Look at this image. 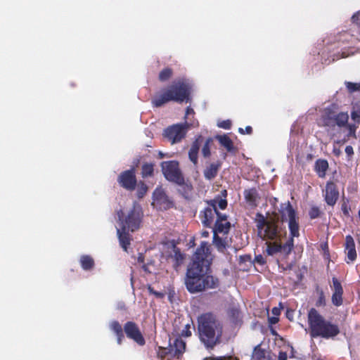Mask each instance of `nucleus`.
<instances>
[{"mask_svg":"<svg viewBox=\"0 0 360 360\" xmlns=\"http://www.w3.org/2000/svg\"><path fill=\"white\" fill-rule=\"evenodd\" d=\"M212 259L208 243L202 241L187 266L185 285L189 292H201L219 285L218 278L212 275Z\"/></svg>","mask_w":360,"mask_h":360,"instance_id":"1","label":"nucleus"},{"mask_svg":"<svg viewBox=\"0 0 360 360\" xmlns=\"http://www.w3.org/2000/svg\"><path fill=\"white\" fill-rule=\"evenodd\" d=\"M198 338L204 347L212 351L222 342L223 323L212 312L203 313L198 317Z\"/></svg>","mask_w":360,"mask_h":360,"instance_id":"2","label":"nucleus"},{"mask_svg":"<svg viewBox=\"0 0 360 360\" xmlns=\"http://www.w3.org/2000/svg\"><path fill=\"white\" fill-rule=\"evenodd\" d=\"M191 86L184 79L174 81L167 87L162 89L160 94L156 95L152 99L154 107L160 108L163 105L174 101L176 103H190Z\"/></svg>","mask_w":360,"mask_h":360,"instance_id":"3","label":"nucleus"},{"mask_svg":"<svg viewBox=\"0 0 360 360\" xmlns=\"http://www.w3.org/2000/svg\"><path fill=\"white\" fill-rule=\"evenodd\" d=\"M309 333L311 338H333L340 333L338 325L325 319L314 308L308 312Z\"/></svg>","mask_w":360,"mask_h":360,"instance_id":"4","label":"nucleus"},{"mask_svg":"<svg viewBox=\"0 0 360 360\" xmlns=\"http://www.w3.org/2000/svg\"><path fill=\"white\" fill-rule=\"evenodd\" d=\"M256 224L258 236L263 240H275L285 236L286 231L278 226V219L276 217L266 219L262 213H257Z\"/></svg>","mask_w":360,"mask_h":360,"instance_id":"5","label":"nucleus"},{"mask_svg":"<svg viewBox=\"0 0 360 360\" xmlns=\"http://www.w3.org/2000/svg\"><path fill=\"white\" fill-rule=\"evenodd\" d=\"M207 207L200 211L199 217L204 227L210 228L213 224L215 217L221 213L218 212L217 208L224 210L227 207V200L217 196L214 199L207 200Z\"/></svg>","mask_w":360,"mask_h":360,"instance_id":"6","label":"nucleus"},{"mask_svg":"<svg viewBox=\"0 0 360 360\" xmlns=\"http://www.w3.org/2000/svg\"><path fill=\"white\" fill-rule=\"evenodd\" d=\"M120 228L134 232L140 228L142 220V212L139 206L134 205L125 215L122 210L117 212Z\"/></svg>","mask_w":360,"mask_h":360,"instance_id":"7","label":"nucleus"},{"mask_svg":"<svg viewBox=\"0 0 360 360\" xmlns=\"http://www.w3.org/2000/svg\"><path fill=\"white\" fill-rule=\"evenodd\" d=\"M321 126L334 129L336 126L338 127H345L348 123L349 115L347 112H337L331 108L324 109L321 116Z\"/></svg>","mask_w":360,"mask_h":360,"instance_id":"8","label":"nucleus"},{"mask_svg":"<svg viewBox=\"0 0 360 360\" xmlns=\"http://www.w3.org/2000/svg\"><path fill=\"white\" fill-rule=\"evenodd\" d=\"M196 127H198V121H193L191 123L185 122L184 124H173L164 130L163 136L172 144L179 143L185 138L190 128Z\"/></svg>","mask_w":360,"mask_h":360,"instance_id":"9","label":"nucleus"},{"mask_svg":"<svg viewBox=\"0 0 360 360\" xmlns=\"http://www.w3.org/2000/svg\"><path fill=\"white\" fill-rule=\"evenodd\" d=\"M281 220L284 221L288 219V229L290 232V238H293L300 236V225L299 217L297 216L296 212L288 201L285 204V207L281 211Z\"/></svg>","mask_w":360,"mask_h":360,"instance_id":"10","label":"nucleus"},{"mask_svg":"<svg viewBox=\"0 0 360 360\" xmlns=\"http://www.w3.org/2000/svg\"><path fill=\"white\" fill-rule=\"evenodd\" d=\"M162 172L165 178L176 184H184V175L176 160L164 161L161 163Z\"/></svg>","mask_w":360,"mask_h":360,"instance_id":"11","label":"nucleus"},{"mask_svg":"<svg viewBox=\"0 0 360 360\" xmlns=\"http://www.w3.org/2000/svg\"><path fill=\"white\" fill-rule=\"evenodd\" d=\"M117 183L124 189L133 191L137 186V179L134 167L122 172L117 176Z\"/></svg>","mask_w":360,"mask_h":360,"instance_id":"12","label":"nucleus"},{"mask_svg":"<svg viewBox=\"0 0 360 360\" xmlns=\"http://www.w3.org/2000/svg\"><path fill=\"white\" fill-rule=\"evenodd\" d=\"M124 331L127 337L140 346L146 344V340L142 335L139 326L134 321H127L124 325Z\"/></svg>","mask_w":360,"mask_h":360,"instance_id":"13","label":"nucleus"},{"mask_svg":"<svg viewBox=\"0 0 360 360\" xmlns=\"http://www.w3.org/2000/svg\"><path fill=\"white\" fill-rule=\"evenodd\" d=\"M153 205H156L160 210H168L174 206L173 201L166 194L161 187L156 188L153 193Z\"/></svg>","mask_w":360,"mask_h":360,"instance_id":"14","label":"nucleus"},{"mask_svg":"<svg viewBox=\"0 0 360 360\" xmlns=\"http://www.w3.org/2000/svg\"><path fill=\"white\" fill-rule=\"evenodd\" d=\"M323 193L324 200L327 205L334 206L339 198V191L336 184L333 181H328Z\"/></svg>","mask_w":360,"mask_h":360,"instance_id":"15","label":"nucleus"},{"mask_svg":"<svg viewBox=\"0 0 360 360\" xmlns=\"http://www.w3.org/2000/svg\"><path fill=\"white\" fill-rule=\"evenodd\" d=\"M333 285L331 288L333 294L331 297V302L335 307H340L343 304V294L344 290L340 281L336 278H332Z\"/></svg>","mask_w":360,"mask_h":360,"instance_id":"16","label":"nucleus"},{"mask_svg":"<svg viewBox=\"0 0 360 360\" xmlns=\"http://www.w3.org/2000/svg\"><path fill=\"white\" fill-rule=\"evenodd\" d=\"M345 252L347 255L345 262L347 264L352 263L356 259V251L355 243L352 236L348 235L345 237Z\"/></svg>","mask_w":360,"mask_h":360,"instance_id":"17","label":"nucleus"},{"mask_svg":"<svg viewBox=\"0 0 360 360\" xmlns=\"http://www.w3.org/2000/svg\"><path fill=\"white\" fill-rule=\"evenodd\" d=\"M169 351L172 354V356L179 359L183 356V354L186 352V343L181 336H178L175 338L172 344H169Z\"/></svg>","mask_w":360,"mask_h":360,"instance_id":"18","label":"nucleus"},{"mask_svg":"<svg viewBox=\"0 0 360 360\" xmlns=\"http://www.w3.org/2000/svg\"><path fill=\"white\" fill-rule=\"evenodd\" d=\"M230 228L231 224L227 220V216L224 214H218L213 228V233L227 234Z\"/></svg>","mask_w":360,"mask_h":360,"instance_id":"19","label":"nucleus"},{"mask_svg":"<svg viewBox=\"0 0 360 360\" xmlns=\"http://www.w3.org/2000/svg\"><path fill=\"white\" fill-rule=\"evenodd\" d=\"M227 315L233 326H240L243 324V313L238 306H231L228 309Z\"/></svg>","mask_w":360,"mask_h":360,"instance_id":"20","label":"nucleus"},{"mask_svg":"<svg viewBox=\"0 0 360 360\" xmlns=\"http://www.w3.org/2000/svg\"><path fill=\"white\" fill-rule=\"evenodd\" d=\"M203 137L202 135H198L191 144V147L188 151L189 160L196 165L198 162V152L200 147L202 143Z\"/></svg>","mask_w":360,"mask_h":360,"instance_id":"21","label":"nucleus"},{"mask_svg":"<svg viewBox=\"0 0 360 360\" xmlns=\"http://www.w3.org/2000/svg\"><path fill=\"white\" fill-rule=\"evenodd\" d=\"M129 231L121 228L117 229L120 245L125 252H128L131 242L133 240L131 235L129 233Z\"/></svg>","mask_w":360,"mask_h":360,"instance_id":"22","label":"nucleus"},{"mask_svg":"<svg viewBox=\"0 0 360 360\" xmlns=\"http://www.w3.org/2000/svg\"><path fill=\"white\" fill-rule=\"evenodd\" d=\"M243 195L246 203L250 207L254 208L258 205L257 201L259 199V195L255 188L245 189Z\"/></svg>","mask_w":360,"mask_h":360,"instance_id":"23","label":"nucleus"},{"mask_svg":"<svg viewBox=\"0 0 360 360\" xmlns=\"http://www.w3.org/2000/svg\"><path fill=\"white\" fill-rule=\"evenodd\" d=\"M221 167V162L217 160L215 162L210 164L203 171V174L207 180H212L214 179Z\"/></svg>","mask_w":360,"mask_h":360,"instance_id":"24","label":"nucleus"},{"mask_svg":"<svg viewBox=\"0 0 360 360\" xmlns=\"http://www.w3.org/2000/svg\"><path fill=\"white\" fill-rule=\"evenodd\" d=\"M328 162L325 159H318L315 162L314 171L320 178H324L328 169Z\"/></svg>","mask_w":360,"mask_h":360,"instance_id":"25","label":"nucleus"},{"mask_svg":"<svg viewBox=\"0 0 360 360\" xmlns=\"http://www.w3.org/2000/svg\"><path fill=\"white\" fill-rule=\"evenodd\" d=\"M110 329L116 335L117 342L118 345H121L124 338L123 330L121 324L117 321H112L110 323Z\"/></svg>","mask_w":360,"mask_h":360,"instance_id":"26","label":"nucleus"},{"mask_svg":"<svg viewBox=\"0 0 360 360\" xmlns=\"http://www.w3.org/2000/svg\"><path fill=\"white\" fill-rule=\"evenodd\" d=\"M216 139L219 141L221 146L224 147L228 152H233L235 150L233 143L231 138L227 135H218Z\"/></svg>","mask_w":360,"mask_h":360,"instance_id":"27","label":"nucleus"},{"mask_svg":"<svg viewBox=\"0 0 360 360\" xmlns=\"http://www.w3.org/2000/svg\"><path fill=\"white\" fill-rule=\"evenodd\" d=\"M252 360H269V357L266 355V352L265 349L261 347V345L259 344L255 347L252 357Z\"/></svg>","mask_w":360,"mask_h":360,"instance_id":"28","label":"nucleus"},{"mask_svg":"<svg viewBox=\"0 0 360 360\" xmlns=\"http://www.w3.org/2000/svg\"><path fill=\"white\" fill-rule=\"evenodd\" d=\"M79 262L82 268L85 271L92 269L95 264L94 259L90 255H82Z\"/></svg>","mask_w":360,"mask_h":360,"instance_id":"29","label":"nucleus"},{"mask_svg":"<svg viewBox=\"0 0 360 360\" xmlns=\"http://www.w3.org/2000/svg\"><path fill=\"white\" fill-rule=\"evenodd\" d=\"M174 255H172V258L174 260V267L177 268L179 266L185 259V255L181 253L180 249L177 248L176 245L174 246Z\"/></svg>","mask_w":360,"mask_h":360,"instance_id":"30","label":"nucleus"},{"mask_svg":"<svg viewBox=\"0 0 360 360\" xmlns=\"http://www.w3.org/2000/svg\"><path fill=\"white\" fill-rule=\"evenodd\" d=\"M154 174V164L145 162L141 166V176L147 178L153 176Z\"/></svg>","mask_w":360,"mask_h":360,"instance_id":"31","label":"nucleus"},{"mask_svg":"<svg viewBox=\"0 0 360 360\" xmlns=\"http://www.w3.org/2000/svg\"><path fill=\"white\" fill-rule=\"evenodd\" d=\"M213 243L218 251L224 252L226 248V241L218 236V233L213 234Z\"/></svg>","mask_w":360,"mask_h":360,"instance_id":"32","label":"nucleus"},{"mask_svg":"<svg viewBox=\"0 0 360 360\" xmlns=\"http://www.w3.org/2000/svg\"><path fill=\"white\" fill-rule=\"evenodd\" d=\"M213 143V139L209 137L205 141L202 148V155L205 158H209L211 156V146Z\"/></svg>","mask_w":360,"mask_h":360,"instance_id":"33","label":"nucleus"},{"mask_svg":"<svg viewBox=\"0 0 360 360\" xmlns=\"http://www.w3.org/2000/svg\"><path fill=\"white\" fill-rule=\"evenodd\" d=\"M173 75V70L170 68H165L162 69L158 75V79L162 82H166L169 80Z\"/></svg>","mask_w":360,"mask_h":360,"instance_id":"34","label":"nucleus"},{"mask_svg":"<svg viewBox=\"0 0 360 360\" xmlns=\"http://www.w3.org/2000/svg\"><path fill=\"white\" fill-rule=\"evenodd\" d=\"M180 186V188L179 189V193L185 198H187L188 194L191 192L193 190V186L190 184H186L185 182V179H184V184H178Z\"/></svg>","mask_w":360,"mask_h":360,"instance_id":"35","label":"nucleus"},{"mask_svg":"<svg viewBox=\"0 0 360 360\" xmlns=\"http://www.w3.org/2000/svg\"><path fill=\"white\" fill-rule=\"evenodd\" d=\"M280 252H281V244L277 243L268 244L266 252L269 255H273Z\"/></svg>","mask_w":360,"mask_h":360,"instance_id":"36","label":"nucleus"},{"mask_svg":"<svg viewBox=\"0 0 360 360\" xmlns=\"http://www.w3.org/2000/svg\"><path fill=\"white\" fill-rule=\"evenodd\" d=\"M294 248V239L289 238L285 243L281 245V252L285 255H289Z\"/></svg>","mask_w":360,"mask_h":360,"instance_id":"37","label":"nucleus"},{"mask_svg":"<svg viewBox=\"0 0 360 360\" xmlns=\"http://www.w3.org/2000/svg\"><path fill=\"white\" fill-rule=\"evenodd\" d=\"M148 191V186L147 185L143 182L140 181L138 184V189H137V196L139 198H142Z\"/></svg>","mask_w":360,"mask_h":360,"instance_id":"38","label":"nucleus"},{"mask_svg":"<svg viewBox=\"0 0 360 360\" xmlns=\"http://www.w3.org/2000/svg\"><path fill=\"white\" fill-rule=\"evenodd\" d=\"M317 292L319 294V297L316 302V306L317 307L326 306V297L323 291L321 289L317 288Z\"/></svg>","mask_w":360,"mask_h":360,"instance_id":"39","label":"nucleus"},{"mask_svg":"<svg viewBox=\"0 0 360 360\" xmlns=\"http://www.w3.org/2000/svg\"><path fill=\"white\" fill-rule=\"evenodd\" d=\"M347 91L349 93H354L355 91H360V83H354L347 82L345 83Z\"/></svg>","mask_w":360,"mask_h":360,"instance_id":"40","label":"nucleus"},{"mask_svg":"<svg viewBox=\"0 0 360 360\" xmlns=\"http://www.w3.org/2000/svg\"><path fill=\"white\" fill-rule=\"evenodd\" d=\"M321 212L319 207L312 206L309 211V216L311 219H314L321 216Z\"/></svg>","mask_w":360,"mask_h":360,"instance_id":"41","label":"nucleus"},{"mask_svg":"<svg viewBox=\"0 0 360 360\" xmlns=\"http://www.w3.org/2000/svg\"><path fill=\"white\" fill-rule=\"evenodd\" d=\"M147 290L150 295H153L154 296H155L156 298L162 299L165 296V292L155 290L154 288L150 285H148L147 286Z\"/></svg>","mask_w":360,"mask_h":360,"instance_id":"42","label":"nucleus"},{"mask_svg":"<svg viewBox=\"0 0 360 360\" xmlns=\"http://www.w3.org/2000/svg\"><path fill=\"white\" fill-rule=\"evenodd\" d=\"M169 354H172L169 351V349L159 347L158 352V356L160 359H165Z\"/></svg>","mask_w":360,"mask_h":360,"instance_id":"43","label":"nucleus"},{"mask_svg":"<svg viewBox=\"0 0 360 360\" xmlns=\"http://www.w3.org/2000/svg\"><path fill=\"white\" fill-rule=\"evenodd\" d=\"M345 127H347L349 130V132L346 136L347 138H349L350 136L356 138V127L354 124H348V123L347 124V125Z\"/></svg>","mask_w":360,"mask_h":360,"instance_id":"44","label":"nucleus"},{"mask_svg":"<svg viewBox=\"0 0 360 360\" xmlns=\"http://www.w3.org/2000/svg\"><path fill=\"white\" fill-rule=\"evenodd\" d=\"M207 360H239V359L235 356L229 355L210 357Z\"/></svg>","mask_w":360,"mask_h":360,"instance_id":"45","label":"nucleus"},{"mask_svg":"<svg viewBox=\"0 0 360 360\" xmlns=\"http://www.w3.org/2000/svg\"><path fill=\"white\" fill-rule=\"evenodd\" d=\"M341 210L345 216H349L350 207L349 205V200L347 199L346 200H343L341 205Z\"/></svg>","mask_w":360,"mask_h":360,"instance_id":"46","label":"nucleus"},{"mask_svg":"<svg viewBox=\"0 0 360 360\" xmlns=\"http://www.w3.org/2000/svg\"><path fill=\"white\" fill-rule=\"evenodd\" d=\"M218 127L224 129H229L231 127V121L229 120H223L218 123Z\"/></svg>","mask_w":360,"mask_h":360,"instance_id":"47","label":"nucleus"},{"mask_svg":"<svg viewBox=\"0 0 360 360\" xmlns=\"http://www.w3.org/2000/svg\"><path fill=\"white\" fill-rule=\"evenodd\" d=\"M254 262L260 265H264L266 262V259L262 255H256Z\"/></svg>","mask_w":360,"mask_h":360,"instance_id":"48","label":"nucleus"},{"mask_svg":"<svg viewBox=\"0 0 360 360\" xmlns=\"http://www.w3.org/2000/svg\"><path fill=\"white\" fill-rule=\"evenodd\" d=\"M238 131L241 134H251L252 133V128L250 126H247L245 129L243 128H239Z\"/></svg>","mask_w":360,"mask_h":360,"instance_id":"49","label":"nucleus"},{"mask_svg":"<svg viewBox=\"0 0 360 360\" xmlns=\"http://www.w3.org/2000/svg\"><path fill=\"white\" fill-rule=\"evenodd\" d=\"M181 335L184 337H190L191 335L189 324L186 325L185 328L181 331Z\"/></svg>","mask_w":360,"mask_h":360,"instance_id":"50","label":"nucleus"},{"mask_svg":"<svg viewBox=\"0 0 360 360\" xmlns=\"http://www.w3.org/2000/svg\"><path fill=\"white\" fill-rule=\"evenodd\" d=\"M345 153H347L349 158H350L354 155V150L352 146H347L345 148Z\"/></svg>","mask_w":360,"mask_h":360,"instance_id":"51","label":"nucleus"},{"mask_svg":"<svg viewBox=\"0 0 360 360\" xmlns=\"http://www.w3.org/2000/svg\"><path fill=\"white\" fill-rule=\"evenodd\" d=\"M359 18H360V11H357L352 17V22L354 23H356V24H358V20Z\"/></svg>","mask_w":360,"mask_h":360,"instance_id":"52","label":"nucleus"},{"mask_svg":"<svg viewBox=\"0 0 360 360\" xmlns=\"http://www.w3.org/2000/svg\"><path fill=\"white\" fill-rule=\"evenodd\" d=\"M288 355L287 353L285 352H280L278 356V360H287Z\"/></svg>","mask_w":360,"mask_h":360,"instance_id":"53","label":"nucleus"},{"mask_svg":"<svg viewBox=\"0 0 360 360\" xmlns=\"http://www.w3.org/2000/svg\"><path fill=\"white\" fill-rule=\"evenodd\" d=\"M240 261L242 262H250L251 256L250 255H245L240 257Z\"/></svg>","mask_w":360,"mask_h":360,"instance_id":"54","label":"nucleus"},{"mask_svg":"<svg viewBox=\"0 0 360 360\" xmlns=\"http://www.w3.org/2000/svg\"><path fill=\"white\" fill-rule=\"evenodd\" d=\"M142 269L146 273V274H151L152 271L151 270L149 269V264H143V266H142Z\"/></svg>","mask_w":360,"mask_h":360,"instance_id":"55","label":"nucleus"},{"mask_svg":"<svg viewBox=\"0 0 360 360\" xmlns=\"http://www.w3.org/2000/svg\"><path fill=\"white\" fill-rule=\"evenodd\" d=\"M333 153L336 157H339L341 155L342 151H341V150L340 148H336L335 146H334L333 149Z\"/></svg>","mask_w":360,"mask_h":360,"instance_id":"56","label":"nucleus"},{"mask_svg":"<svg viewBox=\"0 0 360 360\" xmlns=\"http://www.w3.org/2000/svg\"><path fill=\"white\" fill-rule=\"evenodd\" d=\"M195 112L193 108L191 107H188L186 110V117L190 115H194Z\"/></svg>","mask_w":360,"mask_h":360,"instance_id":"57","label":"nucleus"},{"mask_svg":"<svg viewBox=\"0 0 360 360\" xmlns=\"http://www.w3.org/2000/svg\"><path fill=\"white\" fill-rule=\"evenodd\" d=\"M348 139H349V138L345 137L343 139L336 141L335 143L339 144V145H343L344 143H345L347 141Z\"/></svg>","mask_w":360,"mask_h":360,"instance_id":"58","label":"nucleus"},{"mask_svg":"<svg viewBox=\"0 0 360 360\" xmlns=\"http://www.w3.org/2000/svg\"><path fill=\"white\" fill-rule=\"evenodd\" d=\"M278 319L276 318V317H271L269 319V322L271 323V324H275L278 322Z\"/></svg>","mask_w":360,"mask_h":360,"instance_id":"59","label":"nucleus"},{"mask_svg":"<svg viewBox=\"0 0 360 360\" xmlns=\"http://www.w3.org/2000/svg\"><path fill=\"white\" fill-rule=\"evenodd\" d=\"M292 267V264H290L288 265H287L286 267H283V270L286 271V270H290Z\"/></svg>","mask_w":360,"mask_h":360,"instance_id":"60","label":"nucleus"},{"mask_svg":"<svg viewBox=\"0 0 360 360\" xmlns=\"http://www.w3.org/2000/svg\"><path fill=\"white\" fill-rule=\"evenodd\" d=\"M144 261V258L141 255L139 257H138V262H141L143 263Z\"/></svg>","mask_w":360,"mask_h":360,"instance_id":"61","label":"nucleus"},{"mask_svg":"<svg viewBox=\"0 0 360 360\" xmlns=\"http://www.w3.org/2000/svg\"><path fill=\"white\" fill-rule=\"evenodd\" d=\"M322 248L323 250L328 249V244L327 243H324L323 245H322Z\"/></svg>","mask_w":360,"mask_h":360,"instance_id":"62","label":"nucleus"},{"mask_svg":"<svg viewBox=\"0 0 360 360\" xmlns=\"http://www.w3.org/2000/svg\"><path fill=\"white\" fill-rule=\"evenodd\" d=\"M276 311H277V309H276V308H274V309H273V313H274V314H275V313H276Z\"/></svg>","mask_w":360,"mask_h":360,"instance_id":"63","label":"nucleus"}]
</instances>
